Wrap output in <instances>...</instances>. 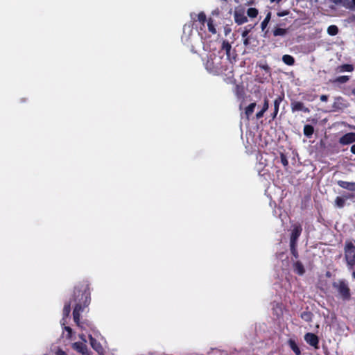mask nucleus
<instances>
[{"mask_svg": "<svg viewBox=\"0 0 355 355\" xmlns=\"http://www.w3.org/2000/svg\"><path fill=\"white\" fill-rule=\"evenodd\" d=\"M91 293L89 284L87 281L79 282L73 289V293L70 301L66 303L63 308V317H69L71 312V303L75 302L73 311V318L75 323L81 329L83 328L80 321V313L87 307L91 301Z\"/></svg>", "mask_w": 355, "mask_h": 355, "instance_id": "nucleus-1", "label": "nucleus"}, {"mask_svg": "<svg viewBox=\"0 0 355 355\" xmlns=\"http://www.w3.org/2000/svg\"><path fill=\"white\" fill-rule=\"evenodd\" d=\"M205 69L214 75L225 74L228 69L227 62L223 57L214 55L208 58L205 64Z\"/></svg>", "mask_w": 355, "mask_h": 355, "instance_id": "nucleus-2", "label": "nucleus"}, {"mask_svg": "<svg viewBox=\"0 0 355 355\" xmlns=\"http://www.w3.org/2000/svg\"><path fill=\"white\" fill-rule=\"evenodd\" d=\"M345 259L349 269L355 267V241H347L344 247Z\"/></svg>", "mask_w": 355, "mask_h": 355, "instance_id": "nucleus-3", "label": "nucleus"}, {"mask_svg": "<svg viewBox=\"0 0 355 355\" xmlns=\"http://www.w3.org/2000/svg\"><path fill=\"white\" fill-rule=\"evenodd\" d=\"M333 288L336 290L339 297L343 301H348L351 299V291L347 283L344 279L333 282Z\"/></svg>", "mask_w": 355, "mask_h": 355, "instance_id": "nucleus-4", "label": "nucleus"}, {"mask_svg": "<svg viewBox=\"0 0 355 355\" xmlns=\"http://www.w3.org/2000/svg\"><path fill=\"white\" fill-rule=\"evenodd\" d=\"M292 227L293 229L290 236V243H297L298 239L302 232V227L300 223H295Z\"/></svg>", "mask_w": 355, "mask_h": 355, "instance_id": "nucleus-5", "label": "nucleus"}, {"mask_svg": "<svg viewBox=\"0 0 355 355\" xmlns=\"http://www.w3.org/2000/svg\"><path fill=\"white\" fill-rule=\"evenodd\" d=\"M291 108L292 112H303L304 113H309L311 112L310 109L304 105V104L301 101H292L291 103Z\"/></svg>", "mask_w": 355, "mask_h": 355, "instance_id": "nucleus-6", "label": "nucleus"}, {"mask_svg": "<svg viewBox=\"0 0 355 355\" xmlns=\"http://www.w3.org/2000/svg\"><path fill=\"white\" fill-rule=\"evenodd\" d=\"M234 18L238 25H241L248 21V17L245 15V10L243 8L234 10Z\"/></svg>", "mask_w": 355, "mask_h": 355, "instance_id": "nucleus-7", "label": "nucleus"}, {"mask_svg": "<svg viewBox=\"0 0 355 355\" xmlns=\"http://www.w3.org/2000/svg\"><path fill=\"white\" fill-rule=\"evenodd\" d=\"M305 341L312 347L315 348H318L319 338L318 337L313 334V333H306L304 335Z\"/></svg>", "mask_w": 355, "mask_h": 355, "instance_id": "nucleus-8", "label": "nucleus"}, {"mask_svg": "<svg viewBox=\"0 0 355 355\" xmlns=\"http://www.w3.org/2000/svg\"><path fill=\"white\" fill-rule=\"evenodd\" d=\"M284 93L282 92L281 94L278 95L275 101H274V111L272 114H271V117L272 119H275L279 112V108L280 103L284 101Z\"/></svg>", "mask_w": 355, "mask_h": 355, "instance_id": "nucleus-9", "label": "nucleus"}, {"mask_svg": "<svg viewBox=\"0 0 355 355\" xmlns=\"http://www.w3.org/2000/svg\"><path fill=\"white\" fill-rule=\"evenodd\" d=\"M355 142V133L348 132L339 139V143L342 145H348Z\"/></svg>", "mask_w": 355, "mask_h": 355, "instance_id": "nucleus-10", "label": "nucleus"}, {"mask_svg": "<svg viewBox=\"0 0 355 355\" xmlns=\"http://www.w3.org/2000/svg\"><path fill=\"white\" fill-rule=\"evenodd\" d=\"M72 347L74 350L80 353L82 355H90V352L87 349V345L81 342L74 343Z\"/></svg>", "mask_w": 355, "mask_h": 355, "instance_id": "nucleus-11", "label": "nucleus"}, {"mask_svg": "<svg viewBox=\"0 0 355 355\" xmlns=\"http://www.w3.org/2000/svg\"><path fill=\"white\" fill-rule=\"evenodd\" d=\"M293 271L298 275H303L305 273V268L300 261L295 260L293 263Z\"/></svg>", "mask_w": 355, "mask_h": 355, "instance_id": "nucleus-12", "label": "nucleus"}, {"mask_svg": "<svg viewBox=\"0 0 355 355\" xmlns=\"http://www.w3.org/2000/svg\"><path fill=\"white\" fill-rule=\"evenodd\" d=\"M90 343L92 348L98 352V354L103 355L104 352V349L101 345L95 338H94L91 335L89 336Z\"/></svg>", "mask_w": 355, "mask_h": 355, "instance_id": "nucleus-13", "label": "nucleus"}, {"mask_svg": "<svg viewBox=\"0 0 355 355\" xmlns=\"http://www.w3.org/2000/svg\"><path fill=\"white\" fill-rule=\"evenodd\" d=\"M354 69L353 64H343L338 66L336 68V71L337 73H343V72H352Z\"/></svg>", "mask_w": 355, "mask_h": 355, "instance_id": "nucleus-14", "label": "nucleus"}, {"mask_svg": "<svg viewBox=\"0 0 355 355\" xmlns=\"http://www.w3.org/2000/svg\"><path fill=\"white\" fill-rule=\"evenodd\" d=\"M338 185L341 188L349 190L355 191V182H349L343 180H338L337 182Z\"/></svg>", "mask_w": 355, "mask_h": 355, "instance_id": "nucleus-15", "label": "nucleus"}, {"mask_svg": "<svg viewBox=\"0 0 355 355\" xmlns=\"http://www.w3.org/2000/svg\"><path fill=\"white\" fill-rule=\"evenodd\" d=\"M257 106V104L256 103H251L249 105H248L245 108V112H244V114L245 115V118L248 121L250 120V116L252 115L254 111V109Z\"/></svg>", "mask_w": 355, "mask_h": 355, "instance_id": "nucleus-16", "label": "nucleus"}, {"mask_svg": "<svg viewBox=\"0 0 355 355\" xmlns=\"http://www.w3.org/2000/svg\"><path fill=\"white\" fill-rule=\"evenodd\" d=\"M289 347L293 350L295 355H301V351L295 340L290 338L288 340Z\"/></svg>", "mask_w": 355, "mask_h": 355, "instance_id": "nucleus-17", "label": "nucleus"}, {"mask_svg": "<svg viewBox=\"0 0 355 355\" xmlns=\"http://www.w3.org/2000/svg\"><path fill=\"white\" fill-rule=\"evenodd\" d=\"M303 132H304V135L307 138H311L314 132V128L311 125L306 124L304 126Z\"/></svg>", "mask_w": 355, "mask_h": 355, "instance_id": "nucleus-18", "label": "nucleus"}, {"mask_svg": "<svg viewBox=\"0 0 355 355\" xmlns=\"http://www.w3.org/2000/svg\"><path fill=\"white\" fill-rule=\"evenodd\" d=\"M221 49H222V50L225 51V53H226L227 58H229L230 56V51L232 49V46L230 44V42L227 40H223V43H222Z\"/></svg>", "mask_w": 355, "mask_h": 355, "instance_id": "nucleus-19", "label": "nucleus"}, {"mask_svg": "<svg viewBox=\"0 0 355 355\" xmlns=\"http://www.w3.org/2000/svg\"><path fill=\"white\" fill-rule=\"evenodd\" d=\"M287 33V29L279 27H275L272 31V34L275 37L284 36Z\"/></svg>", "mask_w": 355, "mask_h": 355, "instance_id": "nucleus-20", "label": "nucleus"}, {"mask_svg": "<svg viewBox=\"0 0 355 355\" xmlns=\"http://www.w3.org/2000/svg\"><path fill=\"white\" fill-rule=\"evenodd\" d=\"M282 61L288 66H293L295 64V59L291 55H284L282 56Z\"/></svg>", "mask_w": 355, "mask_h": 355, "instance_id": "nucleus-21", "label": "nucleus"}, {"mask_svg": "<svg viewBox=\"0 0 355 355\" xmlns=\"http://www.w3.org/2000/svg\"><path fill=\"white\" fill-rule=\"evenodd\" d=\"M313 313L311 311H306L301 313V318L306 322H311L313 319Z\"/></svg>", "mask_w": 355, "mask_h": 355, "instance_id": "nucleus-22", "label": "nucleus"}, {"mask_svg": "<svg viewBox=\"0 0 355 355\" xmlns=\"http://www.w3.org/2000/svg\"><path fill=\"white\" fill-rule=\"evenodd\" d=\"M297 243H290V250L291 254L293 256L295 260H297L299 257L298 252L297 250Z\"/></svg>", "mask_w": 355, "mask_h": 355, "instance_id": "nucleus-23", "label": "nucleus"}, {"mask_svg": "<svg viewBox=\"0 0 355 355\" xmlns=\"http://www.w3.org/2000/svg\"><path fill=\"white\" fill-rule=\"evenodd\" d=\"M349 80V76H340L337 78H336L332 83H339V84H344L346 83Z\"/></svg>", "mask_w": 355, "mask_h": 355, "instance_id": "nucleus-24", "label": "nucleus"}, {"mask_svg": "<svg viewBox=\"0 0 355 355\" xmlns=\"http://www.w3.org/2000/svg\"><path fill=\"white\" fill-rule=\"evenodd\" d=\"M271 18V12H268L265 17V19L262 21L261 24V28L262 31H264L267 27L270 20Z\"/></svg>", "mask_w": 355, "mask_h": 355, "instance_id": "nucleus-25", "label": "nucleus"}, {"mask_svg": "<svg viewBox=\"0 0 355 355\" xmlns=\"http://www.w3.org/2000/svg\"><path fill=\"white\" fill-rule=\"evenodd\" d=\"M327 33L331 36L336 35L338 33V28L336 25H331L327 28Z\"/></svg>", "mask_w": 355, "mask_h": 355, "instance_id": "nucleus-26", "label": "nucleus"}, {"mask_svg": "<svg viewBox=\"0 0 355 355\" xmlns=\"http://www.w3.org/2000/svg\"><path fill=\"white\" fill-rule=\"evenodd\" d=\"M259 11L255 8H250L247 10V15L250 18H254L258 15Z\"/></svg>", "mask_w": 355, "mask_h": 355, "instance_id": "nucleus-27", "label": "nucleus"}, {"mask_svg": "<svg viewBox=\"0 0 355 355\" xmlns=\"http://www.w3.org/2000/svg\"><path fill=\"white\" fill-rule=\"evenodd\" d=\"M207 26H208V30L210 33H211L212 34L216 33V29L214 24V20L211 18L209 19V20L207 21Z\"/></svg>", "mask_w": 355, "mask_h": 355, "instance_id": "nucleus-28", "label": "nucleus"}, {"mask_svg": "<svg viewBox=\"0 0 355 355\" xmlns=\"http://www.w3.org/2000/svg\"><path fill=\"white\" fill-rule=\"evenodd\" d=\"M254 28V26L249 24L244 27V30L241 34L242 37H249L248 34L250 33L252 29Z\"/></svg>", "mask_w": 355, "mask_h": 355, "instance_id": "nucleus-29", "label": "nucleus"}, {"mask_svg": "<svg viewBox=\"0 0 355 355\" xmlns=\"http://www.w3.org/2000/svg\"><path fill=\"white\" fill-rule=\"evenodd\" d=\"M335 204L338 207L342 208L345 206V200L342 197L338 196L335 200Z\"/></svg>", "mask_w": 355, "mask_h": 355, "instance_id": "nucleus-30", "label": "nucleus"}, {"mask_svg": "<svg viewBox=\"0 0 355 355\" xmlns=\"http://www.w3.org/2000/svg\"><path fill=\"white\" fill-rule=\"evenodd\" d=\"M333 3L335 4H341L345 7H351L350 5H349V0H331Z\"/></svg>", "mask_w": 355, "mask_h": 355, "instance_id": "nucleus-31", "label": "nucleus"}, {"mask_svg": "<svg viewBox=\"0 0 355 355\" xmlns=\"http://www.w3.org/2000/svg\"><path fill=\"white\" fill-rule=\"evenodd\" d=\"M197 16H198V21L202 25H204L205 21H206V20H207V17H206L205 13L204 12H200V13H198V15Z\"/></svg>", "mask_w": 355, "mask_h": 355, "instance_id": "nucleus-32", "label": "nucleus"}, {"mask_svg": "<svg viewBox=\"0 0 355 355\" xmlns=\"http://www.w3.org/2000/svg\"><path fill=\"white\" fill-rule=\"evenodd\" d=\"M280 159L281 162L284 166H287L288 165V160L287 159V157L284 153L280 154Z\"/></svg>", "mask_w": 355, "mask_h": 355, "instance_id": "nucleus-33", "label": "nucleus"}, {"mask_svg": "<svg viewBox=\"0 0 355 355\" xmlns=\"http://www.w3.org/2000/svg\"><path fill=\"white\" fill-rule=\"evenodd\" d=\"M64 330L66 331L67 332V334L66 336V337L69 339L71 338L72 337V334H73V330L70 327H68V326H64Z\"/></svg>", "mask_w": 355, "mask_h": 355, "instance_id": "nucleus-34", "label": "nucleus"}, {"mask_svg": "<svg viewBox=\"0 0 355 355\" xmlns=\"http://www.w3.org/2000/svg\"><path fill=\"white\" fill-rule=\"evenodd\" d=\"M268 107H269V101L266 97L263 100V104L261 110H263L264 112H266L268 110Z\"/></svg>", "mask_w": 355, "mask_h": 355, "instance_id": "nucleus-35", "label": "nucleus"}, {"mask_svg": "<svg viewBox=\"0 0 355 355\" xmlns=\"http://www.w3.org/2000/svg\"><path fill=\"white\" fill-rule=\"evenodd\" d=\"M288 14H289V11L288 10H283L281 12H278L277 16L278 17H284V16L288 15Z\"/></svg>", "mask_w": 355, "mask_h": 355, "instance_id": "nucleus-36", "label": "nucleus"}, {"mask_svg": "<svg viewBox=\"0 0 355 355\" xmlns=\"http://www.w3.org/2000/svg\"><path fill=\"white\" fill-rule=\"evenodd\" d=\"M243 44L245 46H248L250 44V37H243Z\"/></svg>", "mask_w": 355, "mask_h": 355, "instance_id": "nucleus-37", "label": "nucleus"}, {"mask_svg": "<svg viewBox=\"0 0 355 355\" xmlns=\"http://www.w3.org/2000/svg\"><path fill=\"white\" fill-rule=\"evenodd\" d=\"M264 112L263 110H260L259 112H258L257 114H256V119H259L261 118H262L264 115Z\"/></svg>", "mask_w": 355, "mask_h": 355, "instance_id": "nucleus-38", "label": "nucleus"}, {"mask_svg": "<svg viewBox=\"0 0 355 355\" xmlns=\"http://www.w3.org/2000/svg\"><path fill=\"white\" fill-rule=\"evenodd\" d=\"M328 98L329 97H328L327 95L323 94V95L320 96V100H321V101H323V102L327 101H328Z\"/></svg>", "mask_w": 355, "mask_h": 355, "instance_id": "nucleus-39", "label": "nucleus"}, {"mask_svg": "<svg viewBox=\"0 0 355 355\" xmlns=\"http://www.w3.org/2000/svg\"><path fill=\"white\" fill-rule=\"evenodd\" d=\"M349 5L351 6V7H349V8H352L353 7H355V0H352V1H349Z\"/></svg>", "mask_w": 355, "mask_h": 355, "instance_id": "nucleus-40", "label": "nucleus"}, {"mask_svg": "<svg viewBox=\"0 0 355 355\" xmlns=\"http://www.w3.org/2000/svg\"><path fill=\"white\" fill-rule=\"evenodd\" d=\"M57 354L58 355H67L66 352L62 351V350H59L58 352H57Z\"/></svg>", "mask_w": 355, "mask_h": 355, "instance_id": "nucleus-41", "label": "nucleus"}, {"mask_svg": "<svg viewBox=\"0 0 355 355\" xmlns=\"http://www.w3.org/2000/svg\"><path fill=\"white\" fill-rule=\"evenodd\" d=\"M351 152L355 155V144L351 146Z\"/></svg>", "mask_w": 355, "mask_h": 355, "instance_id": "nucleus-42", "label": "nucleus"}, {"mask_svg": "<svg viewBox=\"0 0 355 355\" xmlns=\"http://www.w3.org/2000/svg\"><path fill=\"white\" fill-rule=\"evenodd\" d=\"M270 2H272V3H274V2H275V3H279V2H281V1H282V0H270Z\"/></svg>", "mask_w": 355, "mask_h": 355, "instance_id": "nucleus-43", "label": "nucleus"}, {"mask_svg": "<svg viewBox=\"0 0 355 355\" xmlns=\"http://www.w3.org/2000/svg\"><path fill=\"white\" fill-rule=\"evenodd\" d=\"M230 31H231V29H230V28H228V29L225 28V35H227V33H228L229 32H230Z\"/></svg>", "mask_w": 355, "mask_h": 355, "instance_id": "nucleus-44", "label": "nucleus"}, {"mask_svg": "<svg viewBox=\"0 0 355 355\" xmlns=\"http://www.w3.org/2000/svg\"><path fill=\"white\" fill-rule=\"evenodd\" d=\"M262 68L265 70H268L269 69V67L266 65V66H263Z\"/></svg>", "mask_w": 355, "mask_h": 355, "instance_id": "nucleus-45", "label": "nucleus"}, {"mask_svg": "<svg viewBox=\"0 0 355 355\" xmlns=\"http://www.w3.org/2000/svg\"><path fill=\"white\" fill-rule=\"evenodd\" d=\"M351 93H352V95L355 96V88L352 89Z\"/></svg>", "mask_w": 355, "mask_h": 355, "instance_id": "nucleus-46", "label": "nucleus"}]
</instances>
